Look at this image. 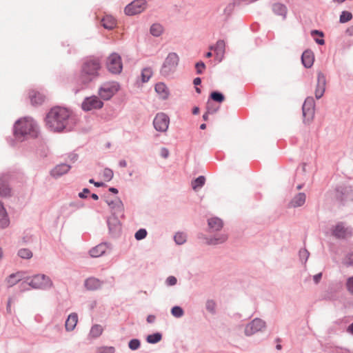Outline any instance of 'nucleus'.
<instances>
[{"instance_id": "nucleus-63", "label": "nucleus", "mask_w": 353, "mask_h": 353, "mask_svg": "<svg viewBox=\"0 0 353 353\" xmlns=\"http://www.w3.org/2000/svg\"><path fill=\"white\" fill-rule=\"evenodd\" d=\"M316 42L320 45H323L325 43L323 39H316Z\"/></svg>"}, {"instance_id": "nucleus-47", "label": "nucleus", "mask_w": 353, "mask_h": 353, "mask_svg": "<svg viewBox=\"0 0 353 353\" xmlns=\"http://www.w3.org/2000/svg\"><path fill=\"white\" fill-rule=\"evenodd\" d=\"M109 206H110L112 208H114L116 206L119 208L122 207V203L120 201H117L115 203L114 201H107Z\"/></svg>"}, {"instance_id": "nucleus-34", "label": "nucleus", "mask_w": 353, "mask_h": 353, "mask_svg": "<svg viewBox=\"0 0 353 353\" xmlns=\"http://www.w3.org/2000/svg\"><path fill=\"white\" fill-rule=\"evenodd\" d=\"M186 235L183 232H177L174 235V241L178 245H181L186 241Z\"/></svg>"}, {"instance_id": "nucleus-24", "label": "nucleus", "mask_w": 353, "mask_h": 353, "mask_svg": "<svg viewBox=\"0 0 353 353\" xmlns=\"http://www.w3.org/2000/svg\"><path fill=\"white\" fill-rule=\"evenodd\" d=\"M102 26L106 29H113L117 24L116 19L111 15H105L101 20Z\"/></svg>"}, {"instance_id": "nucleus-26", "label": "nucleus", "mask_w": 353, "mask_h": 353, "mask_svg": "<svg viewBox=\"0 0 353 353\" xmlns=\"http://www.w3.org/2000/svg\"><path fill=\"white\" fill-rule=\"evenodd\" d=\"M208 225L211 230L218 231L223 228V222L220 219L214 217L208 220Z\"/></svg>"}, {"instance_id": "nucleus-16", "label": "nucleus", "mask_w": 353, "mask_h": 353, "mask_svg": "<svg viewBox=\"0 0 353 353\" xmlns=\"http://www.w3.org/2000/svg\"><path fill=\"white\" fill-rule=\"evenodd\" d=\"M29 97L32 105H41L46 99V96L37 90H31L29 93Z\"/></svg>"}, {"instance_id": "nucleus-54", "label": "nucleus", "mask_w": 353, "mask_h": 353, "mask_svg": "<svg viewBox=\"0 0 353 353\" xmlns=\"http://www.w3.org/2000/svg\"><path fill=\"white\" fill-rule=\"evenodd\" d=\"M155 320V316L154 315H149L147 318V321L149 323H152Z\"/></svg>"}, {"instance_id": "nucleus-52", "label": "nucleus", "mask_w": 353, "mask_h": 353, "mask_svg": "<svg viewBox=\"0 0 353 353\" xmlns=\"http://www.w3.org/2000/svg\"><path fill=\"white\" fill-rule=\"evenodd\" d=\"M345 33L348 36H353V26H350L345 31Z\"/></svg>"}, {"instance_id": "nucleus-43", "label": "nucleus", "mask_w": 353, "mask_h": 353, "mask_svg": "<svg viewBox=\"0 0 353 353\" xmlns=\"http://www.w3.org/2000/svg\"><path fill=\"white\" fill-rule=\"evenodd\" d=\"M147 235V232L145 229H140L135 234V238L137 240H141L144 239Z\"/></svg>"}, {"instance_id": "nucleus-41", "label": "nucleus", "mask_w": 353, "mask_h": 353, "mask_svg": "<svg viewBox=\"0 0 353 353\" xmlns=\"http://www.w3.org/2000/svg\"><path fill=\"white\" fill-rule=\"evenodd\" d=\"M346 288L349 293L353 296V276L347 279L346 281Z\"/></svg>"}, {"instance_id": "nucleus-48", "label": "nucleus", "mask_w": 353, "mask_h": 353, "mask_svg": "<svg viewBox=\"0 0 353 353\" xmlns=\"http://www.w3.org/2000/svg\"><path fill=\"white\" fill-rule=\"evenodd\" d=\"M176 279L173 276H169L166 280V283L168 285H174L176 283Z\"/></svg>"}, {"instance_id": "nucleus-22", "label": "nucleus", "mask_w": 353, "mask_h": 353, "mask_svg": "<svg viewBox=\"0 0 353 353\" xmlns=\"http://www.w3.org/2000/svg\"><path fill=\"white\" fill-rule=\"evenodd\" d=\"M155 91L159 94L160 98L163 99H168L169 95V90L163 83H157L155 85Z\"/></svg>"}, {"instance_id": "nucleus-4", "label": "nucleus", "mask_w": 353, "mask_h": 353, "mask_svg": "<svg viewBox=\"0 0 353 353\" xmlns=\"http://www.w3.org/2000/svg\"><path fill=\"white\" fill-rule=\"evenodd\" d=\"M179 61V56L174 53H170L166 57L163 66L161 70V72L164 76H168L172 72H174Z\"/></svg>"}, {"instance_id": "nucleus-64", "label": "nucleus", "mask_w": 353, "mask_h": 353, "mask_svg": "<svg viewBox=\"0 0 353 353\" xmlns=\"http://www.w3.org/2000/svg\"><path fill=\"white\" fill-rule=\"evenodd\" d=\"M91 196H92V198L93 199H94V200H98V199H99V196H98V195H97V194H92Z\"/></svg>"}, {"instance_id": "nucleus-40", "label": "nucleus", "mask_w": 353, "mask_h": 353, "mask_svg": "<svg viewBox=\"0 0 353 353\" xmlns=\"http://www.w3.org/2000/svg\"><path fill=\"white\" fill-rule=\"evenodd\" d=\"M97 353H114V347H99L97 350Z\"/></svg>"}, {"instance_id": "nucleus-23", "label": "nucleus", "mask_w": 353, "mask_h": 353, "mask_svg": "<svg viewBox=\"0 0 353 353\" xmlns=\"http://www.w3.org/2000/svg\"><path fill=\"white\" fill-rule=\"evenodd\" d=\"M78 321V316L76 313L70 314L65 321V329L68 331H72L74 329Z\"/></svg>"}, {"instance_id": "nucleus-8", "label": "nucleus", "mask_w": 353, "mask_h": 353, "mask_svg": "<svg viewBox=\"0 0 353 353\" xmlns=\"http://www.w3.org/2000/svg\"><path fill=\"white\" fill-rule=\"evenodd\" d=\"M331 232L337 239H346L352 236V229L346 227L343 223H338L333 226Z\"/></svg>"}, {"instance_id": "nucleus-62", "label": "nucleus", "mask_w": 353, "mask_h": 353, "mask_svg": "<svg viewBox=\"0 0 353 353\" xmlns=\"http://www.w3.org/2000/svg\"><path fill=\"white\" fill-rule=\"evenodd\" d=\"M109 190L114 194H117L118 193V190L114 188H110L109 189Z\"/></svg>"}, {"instance_id": "nucleus-1", "label": "nucleus", "mask_w": 353, "mask_h": 353, "mask_svg": "<svg viewBox=\"0 0 353 353\" xmlns=\"http://www.w3.org/2000/svg\"><path fill=\"white\" fill-rule=\"evenodd\" d=\"M70 117V113L66 108L55 107L48 113L46 125L54 132H61L68 128Z\"/></svg>"}, {"instance_id": "nucleus-15", "label": "nucleus", "mask_w": 353, "mask_h": 353, "mask_svg": "<svg viewBox=\"0 0 353 353\" xmlns=\"http://www.w3.org/2000/svg\"><path fill=\"white\" fill-rule=\"evenodd\" d=\"M210 49L214 50L216 59L220 62L223 58L225 54V43L224 41L219 40L215 46H211Z\"/></svg>"}, {"instance_id": "nucleus-6", "label": "nucleus", "mask_w": 353, "mask_h": 353, "mask_svg": "<svg viewBox=\"0 0 353 353\" xmlns=\"http://www.w3.org/2000/svg\"><path fill=\"white\" fill-rule=\"evenodd\" d=\"M28 284L33 288H48L52 286V282L50 279L44 274H37L28 279Z\"/></svg>"}, {"instance_id": "nucleus-46", "label": "nucleus", "mask_w": 353, "mask_h": 353, "mask_svg": "<svg viewBox=\"0 0 353 353\" xmlns=\"http://www.w3.org/2000/svg\"><path fill=\"white\" fill-rule=\"evenodd\" d=\"M299 256L301 260H304L305 261H306L309 257V252L307 250H301L299 252Z\"/></svg>"}, {"instance_id": "nucleus-61", "label": "nucleus", "mask_w": 353, "mask_h": 353, "mask_svg": "<svg viewBox=\"0 0 353 353\" xmlns=\"http://www.w3.org/2000/svg\"><path fill=\"white\" fill-rule=\"evenodd\" d=\"M7 310L9 313L11 312V301H9L7 305Z\"/></svg>"}, {"instance_id": "nucleus-21", "label": "nucleus", "mask_w": 353, "mask_h": 353, "mask_svg": "<svg viewBox=\"0 0 353 353\" xmlns=\"http://www.w3.org/2000/svg\"><path fill=\"white\" fill-rule=\"evenodd\" d=\"M70 168V165L65 163H62L56 166L51 171V174L54 177H58L67 173L69 171Z\"/></svg>"}, {"instance_id": "nucleus-37", "label": "nucleus", "mask_w": 353, "mask_h": 353, "mask_svg": "<svg viewBox=\"0 0 353 353\" xmlns=\"http://www.w3.org/2000/svg\"><path fill=\"white\" fill-rule=\"evenodd\" d=\"M210 97L212 100L217 101L219 103L223 102L225 99L224 96L221 93L217 92H212L210 94Z\"/></svg>"}, {"instance_id": "nucleus-9", "label": "nucleus", "mask_w": 353, "mask_h": 353, "mask_svg": "<svg viewBox=\"0 0 353 353\" xmlns=\"http://www.w3.org/2000/svg\"><path fill=\"white\" fill-rule=\"evenodd\" d=\"M314 114V100L312 97H307L303 105V116L305 122L312 120Z\"/></svg>"}, {"instance_id": "nucleus-35", "label": "nucleus", "mask_w": 353, "mask_h": 353, "mask_svg": "<svg viewBox=\"0 0 353 353\" xmlns=\"http://www.w3.org/2000/svg\"><path fill=\"white\" fill-rule=\"evenodd\" d=\"M161 334L159 333H155L153 334L148 335L147 337V341L149 343H156L161 341Z\"/></svg>"}, {"instance_id": "nucleus-3", "label": "nucleus", "mask_w": 353, "mask_h": 353, "mask_svg": "<svg viewBox=\"0 0 353 353\" xmlns=\"http://www.w3.org/2000/svg\"><path fill=\"white\" fill-rule=\"evenodd\" d=\"M16 134L37 136L36 125L32 119L24 118L19 120L14 125Z\"/></svg>"}, {"instance_id": "nucleus-7", "label": "nucleus", "mask_w": 353, "mask_h": 353, "mask_svg": "<svg viewBox=\"0 0 353 353\" xmlns=\"http://www.w3.org/2000/svg\"><path fill=\"white\" fill-rule=\"evenodd\" d=\"M107 68L113 74H119L121 72L123 65L121 58L117 53L111 54L107 59Z\"/></svg>"}, {"instance_id": "nucleus-10", "label": "nucleus", "mask_w": 353, "mask_h": 353, "mask_svg": "<svg viewBox=\"0 0 353 353\" xmlns=\"http://www.w3.org/2000/svg\"><path fill=\"white\" fill-rule=\"evenodd\" d=\"M146 7L144 0H136L128 4L125 8V13L128 15H134L143 12Z\"/></svg>"}, {"instance_id": "nucleus-14", "label": "nucleus", "mask_w": 353, "mask_h": 353, "mask_svg": "<svg viewBox=\"0 0 353 353\" xmlns=\"http://www.w3.org/2000/svg\"><path fill=\"white\" fill-rule=\"evenodd\" d=\"M325 77L321 72L318 73L317 83L315 89V97L317 99L321 98L325 90Z\"/></svg>"}, {"instance_id": "nucleus-2", "label": "nucleus", "mask_w": 353, "mask_h": 353, "mask_svg": "<svg viewBox=\"0 0 353 353\" xmlns=\"http://www.w3.org/2000/svg\"><path fill=\"white\" fill-rule=\"evenodd\" d=\"M101 64L98 59H90L87 60L82 68L81 80L83 84H87L92 81L93 77L98 76Z\"/></svg>"}, {"instance_id": "nucleus-36", "label": "nucleus", "mask_w": 353, "mask_h": 353, "mask_svg": "<svg viewBox=\"0 0 353 353\" xmlns=\"http://www.w3.org/2000/svg\"><path fill=\"white\" fill-rule=\"evenodd\" d=\"M352 19V14L351 12L347 11H343L340 15V22L346 23Z\"/></svg>"}, {"instance_id": "nucleus-11", "label": "nucleus", "mask_w": 353, "mask_h": 353, "mask_svg": "<svg viewBox=\"0 0 353 353\" xmlns=\"http://www.w3.org/2000/svg\"><path fill=\"white\" fill-rule=\"evenodd\" d=\"M170 119L164 113H158L153 121L154 128L159 132H165L169 126Z\"/></svg>"}, {"instance_id": "nucleus-28", "label": "nucleus", "mask_w": 353, "mask_h": 353, "mask_svg": "<svg viewBox=\"0 0 353 353\" xmlns=\"http://www.w3.org/2000/svg\"><path fill=\"white\" fill-rule=\"evenodd\" d=\"M305 194L303 193L298 194L291 201V205L293 207H299L303 205L305 201Z\"/></svg>"}, {"instance_id": "nucleus-27", "label": "nucleus", "mask_w": 353, "mask_h": 353, "mask_svg": "<svg viewBox=\"0 0 353 353\" xmlns=\"http://www.w3.org/2000/svg\"><path fill=\"white\" fill-rule=\"evenodd\" d=\"M10 192L7 181L4 178H0V194L3 196H7L10 194Z\"/></svg>"}, {"instance_id": "nucleus-32", "label": "nucleus", "mask_w": 353, "mask_h": 353, "mask_svg": "<svg viewBox=\"0 0 353 353\" xmlns=\"http://www.w3.org/2000/svg\"><path fill=\"white\" fill-rule=\"evenodd\" d=\"M18 255L21 259H30L32 257V252L29 249L23 248L18 251Z\"/></svg>"}, {"instance_id": "nucleus-30", "label": "nucleus", "mask_w": 353, "mask_h": 353, "mask_svg": "<svg viewBox=\"0 0 353 353\" xmlns=\"http://www.w3.org/2000/svg\"><path fill=\"white\" fill-rule=\"evenodd\" d=\"M103 331V329L100 325H94L92 327L90 335L93 338H97L99 336Z\"/></svg>"}, {"instance_id": "nucleus-18", "label": "nucleus", "mask_w": 353, "mask_h": 353, "mask_svg": "<svg viewBox=\"0 0 353 353\" xmlns=\"http://www.w3.org/2000/svg\"><path fill=\"white\" fill-rule=\"evenodd\" d=\"M301 60L305 68H309L312 67L314 61V53L310 50L304 51L301 57Z\"/></svg>"}, {"instance_id": "nucleus-12", "label": "nucleus", "mask_w": 353, "mask_h": 353, "mask_svg": "<svg viewBox=\"0 0 353 353\" xmlns=\"http://www.w3.org/2000/svg\"><path fill=\"white\" fill-rule=\"evenodd\" d=\"M103 103L96 96L87 97L81 104L82 109L85 111H90L94 109H100Z\"/></svg>"}, {"instance_id": "nucleus-39", "label": "nucleus", "mask_w": 353, "mask_h": 353, "mask_svg": "<svg viewBox=\"0 0 353 353\" xmlns=\"http://www.w3.org/2000/svg\"><path fill=\"white\" fill-rule=\"evenodd\" d=\"M171 312L172 314L176 318L181 317L183 315V310L179 306L173 307L172 308Z\"/></svg>"}, {"instance_id": "nucleus-29", "label": "nucleus", "mask_w": 353, "mask_h": 353, "mask_svg": "<svg viewBox=\"0 0 353 353\" xmlns=\"http://www.w3.org/2000/svg\"><path fill=\"white\" fill-rule=\"evenodd\" d=\"M205 182V178L203 176H200L192 182V188L194 190L197 191L201 188Z\"/></svg>"}, {"instance_id": "nucleus-45", "label": "nucleus", "mask_w": 353, "mask_h": 353, "mask_svg": "<svg viewBox=\"0 0 353 353\" xmlns=\"http://www.w3.org/2000/svg\"><path fill=\"white\" fill-rule=\"evenodd\" d=\"M195 68L196 70V72L198 74H201L203 70L205 69V65L203 62L200 61L196 63Z\"/></svg>"}, {"instance_id": "nucleus-42", "label": "nucleus", "mask_w": 353, "mask_h": 353, "mask_svg": "<svg viewBox=\"0 0 353 353\" xmlns=\"http://www.w3.org/2000/svg\"><path fill=\"white\" fill-rule=\"evenodd\" d=\"M128 345L132 350H137L140 347V341L138 339H132L129 342Z\"/></svg>"}, {"instance_id": "nucleus-50", "label": "nucleus", "mask_w": 353, "mask_h": 353, "mask_svg": "<svg viewBox=\"0 0 353 353\" xmlns=\"http://www.w3.org/2000/svg\"><path fill=\"white\" fill-rule=\"evenodd\" d=\"M90 192V190L88 188H84L83 192L79 194L80 198L84 199L87 197V194Z\"/></svg>"}, {"instance_id": "nucleus-31", "label": "nucleus", "mask_w": 353, "mask_h": 353, "mask_svg": "<svg viewBox=\"0 0 353 353\" xmlns=\"http://www.w3.org/2000/svg\"><path fill=\"white\" fill-rule=\"evenodd\" d=\"M163 28L161 25L155 23L153 24L150 28V32L155 37H159L163 32Z\"/></svg>"}, {"instance_id": "nucleus-53", "label": "nucleus", "mask_w": 353, "mask_h": 353, "mask_svg": "<svg viewBox=\"0 0 353 353\" xmlns=\"http://www.w3.org/2000/svg\"><path fill=\"white\" fill-rule=\"evenodd\" d=\"M321 276H322L321 273H319L314 276V281H315L316 283H319V281L321 279Z\"/></svg>"}, {"instance_id": "nucleus-56", "label": "nucleus", "mask_w": 353, "mask_h": 353, "mask_svg": "<svg viewBox=\"0 0 353 353\" xmlns=\"http://www.w3.org/2000/svg\"><path fill=\"white\" fill-rule=\"evenodd\" d=\"M201 80L200 78L197 77L194 79V84L198 85L201 83Z\"/></svg>"}, {"instance_id": "nucleus-25", "label": "nucleus", "mask_w": 353, "mask_h": 353, "mask_svg": "<svg viewBox=\"0 0 353 353\" xmlns=\"http://www.w3.org/2000/svg\"><path fill=\"white\" fill-rule=\"evenodd\" d=\"M101 282L96 278H89L85 282V285L88 290H94L100 288Z\"/></svg>"}, {"instance_id": "nucleus-13", "label": "nucleus", "mask_w": 353, "mask_h": 353, "mask_svg": "<svg viewBox=\"0 0 353 353\" xmlns=\"http://www.w3.org/2000/svg\"><path fill=\"white\" fill-rule=\"evenodd\" d=\"M265 327V323L260 319H254L248 324L245 328V334L251 336L257 332L261 331Z\"/></svg>"}, {"instance_id": "nucleus-49", "label": "nucleus", "mask_w": 353, "mask_h": 353, "mask_svg": "<svg viewBox=\"0 0 353 353\" xmlns=\"http://www.w3.org/2000/svg\"><path fill=\"white\" fill-rule=\"evenodd\" d=\"M206 307L209 311L213 312L215 308V303L213 301H208Z\"/></svg>"}, {"instance_id": "nucleus-38", "label": "nucleus", "mask_w": 353, "mask_h": 353, "mask_svg": "<svg viewBox=\"0 0 353 353\" xmlns=\"http://www.w3.org/2000/svg\"><path fill=\"white\" fill-rule=\"evenodd\" d=\"M113 171L109 168H105L103 171V178L106 181H110L113 177Z\"/></svg>"}, {"instance_id": "nucleus-58", "label": "nucleus", "mask_w": 353, "mask_h": 353, "mask_svg": "<svg viewBox=\"0 0 353 353\" xmlns=\"http://www.w3.org/2000/svg\"><path fill=\"white\" fill-rule=\"evenodd\" d=\"M347 332L353 334V323L348 326Z\"/></svg>"}, {"instance_id": "nucleus-19", "label": "nucleus", "mask_w": 353, "mask_h": 353, "mask_svg": "<svg viewBox=\"0 0 353 353\" xmlns=\"http://www.w3.org/2000/svg\"><path fill=\"white\" fill-rule=\"evenodd\" d=\"M272 9L275 14L281 16L283 19L286 18L288 8L284 4L275 3L272 5Z\"/></svg>"}, {"instance_id": "nucleus-57", "label": "nucleus", "mask_w": 353, "mask_h": 353, "mask_svg": "<svg viewBox=\"0 0 353 353\" xmlns=\"http://www.w3.org/2000/svg\"><path fill=\"white\" fill-rule=\"evenodd\" d=\"M119 165L121 167L125 168L127 165V163L125 160H122L119 161Z\"/></svg>"}, {"instance_id": "nucleus-20", "label": "nucleus", "mask_w": 353, "mask_h": 353, "mask_svg": "<svg viewBox=\"0 0 353 353\" xmlns=\"http://www.w3.org/2000/svg\"><path fill=\"white\" fill-rule=\"evenodd\" d=\"M108 245L105 243H101L90 250V254L92 257H99L107 250Z\"/></svg>"}, {"instance_id": "nucleus-33", "label": "nucleus", "mask_w": 353, "mask_h": 353, "mask_svg": "<svg viewBox=\"0 0 353 353\" xmlns=\"http://www.w3.org/2000/svg\"><path fill=\"white\" fill-rule=\"evenodd\" d=\"M152 75V71L150 68H144L141 72V79L143 82H147L149 81Z\"/></svg>"}, {"instance_id": "nucleus-5", "label": "nucleus", "mask_w": 353, "mask_h": 353, "mask_svg": "<svg viewBox=\"0 0 353 353\" xmlns=\"http://www.w3.org/2000/svg\"><path fill=\"white\" fill-rule=\"evenodd\" d=\"M119 90V85L117 82H108L99 88V94L104 100L112 98Z\"/></svg>"}, {"instance_id": "nucleus-44", "label": "nucleus", "mask_w": 353, "mask_h": 353, "mask_svg": "<svg viewBox=\"0 0 353 353\" xmlns=\"http://www.w3.org/2000/svg\"><path fill=\"white\" fill-rule=\"evenodd\" d=\"M343 263L346 265H353V252L346 255L343 260Z\"/></svg>"}, {"instance_id": "nucleus-59", "label": "nucleus", "mask_w": 353, "mask_h": 353, "mask_svg": "<svg viewBox=\"0 0 353 353\" xmlns=\"http://www.w3.org/2000/svg\"><path fill=\"white\" fill-rule=\"evenodd\" d=\"M199 112V108L198 107H195L192 110V113L194 114H197Z\"/></svg>"}, {"instance_id": "nucleus-17", "label": "nucleus", "mask_w": 353, "mask_h": 353, "mask_svg": "<svg viewBox=\"0 0 353 353\" xmlns=\"http://www.w3.org/2000/svg\"><path fill=\"white\" fill-rule=\"evenodd\" d=\"M23 275L24 273L23 272H17L9 275L6 279L8 287L10 288L16 285L23 278Z\"/></svg>"}, {"instance_id": "nucleus-55", "label": "nucleus", "mask_w": 353, "mask_h": 353, "mask_svg": "<svg viewBox=\"0 0 353 353\" xmlns=\"http://www.w3.org/2000/svg\"><path fill=\"white\" fill-rule=\"evenodd\" d=\"M212 112L210 110L209 108H208V111L203 115V119L205 121H207L208 119V114L211 113Z\"/></svg>"}, {"instance_id": "nucleus-60", "label": "nucleus", "mask_w": 353, "mask_h": 353, "mask_svg": "<svg viewBox=\"0 0 353 353\" xmlns=\"http://www.w3.org/2000/svg\"><path fill=\"white\" fill-rule=\"evenodd\" d=\"M227 239V236L225 235H223L221 236V239L218 241V243H223Z\"/></svg>"}, {"instance_id": "nucleus-51", "label": "nucleus", "mask_w": 353, "mask_h": 353, "mask_svg": "<svg viewBox=\"0 0 353 353\" xmlns=\"http://www.w3.org/2000/svg\"><path fill=\"white\" fill-rule=\"evenodd\" d=\"M161 155L163 158H167L169 155V151L166 148H162L161 150Z\"/></svg>"}]
</instances>
